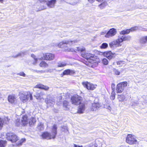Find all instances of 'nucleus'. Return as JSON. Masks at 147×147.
Masks as SVG:
<instances>
[{"label": "nucleus", "mask_w": 147, "mask_h": 147, "mask_svg": "<svg viewBox=\"0 0 147 147\" xmlns=\"http://www.w3.org/2000/svg\"><path fill=\"white\" fill-rule=\"evenodd\" d=\"M96 147H97L96 146Z\"/></svg>", "instance_id": "obj_55"}, {"label": "nucleus", "mask_w": 147, "mask_h": 147, "mask_svg": "<svg viewBox=\"0 0 147 147\" xmlns=\"http://www.w3.org/2000/svg\"><path fill=\"white\" fill-rule=\"evenodd\" d=\"M126 142L130 144H138V141L134 136L131 134L127 135L126 138Z\"/></svg>", "instance_id": "obj_6"}, {"label": "nucleus", "mask_w": 147, "mask_h": 147, "mask_svg": "<svg viewBox=\"0 0 147 147\" xmlns=\"http://www.w3.org/2000/svg\"><path fill=\"white\" fill-rule=\"evenodd\" d=\"M97 1L100 2H101L103 1L104 0H96Z\"/></svg>", "instance_id": "obj_50"}, {"label": "nucleus", "mask_w": 147, "mask_h": 147, "mask_svg": "<svg viewBox=\"0 0 147 147\" xmlns=\"http://www.w3.org/2000/svg\"><path fill=\"white\" fill-rule=\"evenodd\" d=\"M45 101L47 107H52L55 103V100L52 98H47Z\"/></svg>", "instance_id": "obj_14"}, {"label": "nucleus", "mask_w": 147, "mask_h": 147, "mask_svg": "<svg viewBox=\"0 0 147 147\" xmlns=\"http://www.w3.org/2000/svg\"><path fill=\"white\" fill-rule=\"evenodd\" d=\"M41 94L40 93H37L34 96L36 97V98L37 99H39L41 97Z\"/></svg>", "instance_id": "obj_44"}, {"label": "nucleus", "mask_w": 147, "mask_h": 147, "mask_svg": "<svg viewBox=\"0 0 147 147\" xmlns=\"http://www.w3.org/2000/svg\"><path fill=\"white\" fill-rule=\"evenodd\" d=\"M17 75L20 76H22L24 77H25L26 75L23 72H20L19 73H18Z\"/></svg>", "instance_id": "obj_42"}, {"label": "nucleus", "mask_w": 147, "mask_h": 147, "mask_svg": "<svg viewBox=\"0 0 147 147\" xmlns=\"http://www.w3.org/2000/svg\"><path fill=\"white\" fill-rule=\"evenodd\" d=\"M35 88L43 89L45 90H48L49 89V88L48 86H45L42 84H39L36 85L35 86Z\"/></svg>", "instance_id": "obj_21"}, {"label": "nucleus", "mask_w": 147, "mask_h": 147, "mask_svg": "<svg viewBox=\"0 0 147 147\" xmlns=\"http://www.w3.org/2000/svg\"><path fill=\"white\" fill-rule=\"evenodd\" d=\"M40 65L41 67H47L48 66L47 64L44 61H42L40 64Z\"/></svg>", "instance_id": "obj_33"}, {"label": "nucleus", "mask_w": 147, "mask_h": 147, "mask_svg": "<svg viewBox=\"0 0 147 147\" xmlns=\"http://www.w3.org/2000/svg\"><path fill=\"white\" fill-rule=\"evenodd\" d=\"M115 41L117 43V47L121 46L122 45L121 44V43L124 41L122 36L121 35L119 36L118 38Z\"/></svg>", "instance_id": "obj_16"}, {"label": "nucleus", "mask_w": 147, "mask_h": 147, "mask_svg": "<svg viewBox=\"0 0 147 147\" xmlns=\"http://www.w3.org/2000/svg\"><path fill=\"white\" fill-rule=\"evenodd\" d=\"M82 84L84 87L86 88L88 90H94L97 86L96 85H94L87 82H82Z\"/></svg>", "instance_id": "obj_8"}, {"label": "nucleus", "mask_w": 147, "mask_h": 147, "mask_svg": "<svg viewBox=\"0 0 147 147\" xmlns=\"http://www.w3.org/2000/svg\"><path fill=\"white\" fill-rule=\"evenodd\" d=\"M74 147H82V146H78L75 144H74Z\"/></svg>", "instance_id": "obj_47"}, {"label": "nucleus", "mask_w": 147, "mask_h": 147, "mask_svg": "<svg viewBox=\"0 0 147 147\" xmlns=\"http://www.w3.org/2000/svg\"><path fill=\"white\" fill-rule=\"evenodd\" d=\"M4 97V94L3 92L0 91V99H2L3 100Z\"/></svg>", "instance_id": "obj_41"}, {"label": "nucleus", "mask_w": 147, "mask_h": 147, "mask_svg": "<svg viewBox=\"0 0 147 147\" xmlns=\"http://www.w3.org/2000/svg\"><path fill=\"white\" fill-rule=\"evenodd\" d=\"M66 65V64L64 62H59L58 63L57 66L59 67H63Z\"/></svg>", "instance_id": "obj_34"}, {"label": "nucleus", "mask_w": 147, "mask_h": 147, "mask_svg": "<svg viewBox=\"0 0 147 147\" xmlns=\"http://www.w3.org/2000/svg\"><path fill=\"white\" fill-rule=\"evenodd\" d=\"M36 120L35 118L33 117H31L30 119H28L26 115L23 116L21 120V124L24 125H26L29 123V125H32L35 123Z\"/></svg>", "instance_id": "obj_3"}, {"label": "nucleus", "mask_w": 147, "mask_h": 147, "mask_svg": "<svg viewBox=\"0 0 147 147\" xmlns=\"http://www.w3.org/2000/svg\"><path fill=\"white\" fill-rule=\"evenodd\" d=\"M127 82H121L118 84L117 86L116 89L117 93H121L123 91L124 88L127 86Z\"/></svg>", "instance_id": "obj_7"}, {"label": "nucleus", "mask_w": 147, "mask_h": 147, "mask_svg": "<svg viewBox=\"0 0 147 147\" xmlns=\"http://www.w3.org/2000/svg\"><path fill=\"white\" fill-rule=\"evenodd\" d=\"M41 1L43 2H47V0H41Z\"/></svg>", "instance_id": "obj_52"}, {"label": "nucleus", "mask_w": 147, "mask_h": 147, "mask_svg": "<svg viewBox=\"0 0 147 147\" xmlns=\"http://www.w3.org/2000/svg\"><path fill=\"white\" fill-rule=\"evenodd\" d=\"M68 102L66 100H64L63 102V105L64 109L65 110L68 109Z\"/></svg>", "instance_id": "obj_25"}, {"label": "nucleus", "mask_w": 147, "mask_h": 147, "mask_svg": "<svg viewBox=\"0 0 147 147\" xmlns=\"http://www.w3.org/2000/svg\"><path fill=\"white\" fill-rule=\"evenodd\" d=\"M130 32V30L127 29L126 30H123L121 31L120 32V34H128Z\"/></svg>", "instance_id": "obj_35"}, {"label": "nucleus", "mask_w": 147, "mask_h": 147, "mask_svg": "<svg viewBox=\"0 0 147 147\" xmlns=\"http://www.w3.org/2000/svg\"><path fill=\"white\" fill-rule=\"evenodd\" d=\"M27 51H23L18 53V55L15 56H13L14 57H17L19 56H22L25 55L27 54Z\"/></svg>", "instance_id": "obj_24"}, {"label": "nucleus", "mask_w": 147, "mask_h": 147, "mask_svg": "<svg viewBox=\"0 0 147 147\" xmlns=\"http://www.w3.org/2000/svg\"><path fill=\"white\" fill-rule=\"evenodd\" d=\"M100 107V105L99 103H94L92 104V105L90 107V108L91 111H95L99 108Z\"/></svg>", "instance_id": "obj_18"}, {"label": "nucleus", "mask_w": 147, "mask_h": 147, "mask_svg": "<svg viewBox=\"0 0 147 147\" xmlns=\"http://www.w3.org/2000/svg\"><path fill=\"white\" fill-rule=\"evenodd\" d=\"M57 127L56 125L53 126L52 131V134H51L48 132H43L41 135V136L43 139H50L51 138L54 139L57 134Z\"/></svg>", "instance_id": "obj_2"}, {"label": "nucleus", "mask_w": 147, "mask_h": 147, "mask_svg": "<svg viewBox=\"0 0 147 147\" xmlns=\"http://www.w3.org/2000/svg\"><path fill=\"white\" fill-rule=\"evenodd\" d=\"M3 123V119L0 117V129L2 128Z\"/></svg>", "instance_id": "obj_39"}, {"label": "nucleus", "mask_w": 147, "mask_h": 147, "mask_svg": "<svg viewBox=\"0 0 147 147\" xmlns=\"http://www.w3.org/2000/svg\"><path fill=\"white\" fill-rule=\"evenodd\" d=\"M123 37V39L124 41L129 40L131 39V37L130 36H122Z\"/></svg>", "instance_id": "obj_29"}, {"label": "nucleus", "mask_w": 147, "mask_h": 147, "mask_svg": "<svg viewBox=\"0 0 147 147\" xmlns=\"http://www.w3.org/2000/svg\"><path fill=\"white\" fill-rule=\"evenodd\" d=\"M105 34V32H101L100 33L101 35H104Z\"/></svg>", "instance_id": "obj_49"}, {"label": "nucleus", "mask_w": 147, "mask_h": 147, "mask_svg": "<svg viewBox=\"0 0 147 147\" xmlns=\"http://www.w3.org/2000/svg\"><path fill=\"white\" fill-rule=\"evenodd\" d=\"M118 99L119 101H123L125 98V97L123 95H118Z\"/></svg>", "instance_id": "obj_28"}, {"label": "nucleus", "mask_w": 147, "mask_h": 147, "mask_svg": "<svg viewBox=\"0 0 147 147\" xmlns=\"http://www.w3.org/2000/svg\"><path fill=\"white\" fill-rule=\"evenodd\" d=\"M138 29V27H135L131 28L130 29H129L130 30V31H135Z\"/></svg>", "instance_id": "obj_43"}, {"label": "nucleus", "mask_w": 147, "mask_h": 147, "mask_svg": "<svg viewBox=\"0 0 147 147\" xmlns=\"http://www.w3.org/2000/svg\"><path fill=\"white\" fill-rule=\"evenodd\" d=\"M16 124L17 126H19L21 123V121L20 119H18L16 121Z\"/></svg>", "instance_id": "obj_38"}, {"label": "nucleus", "mask_w": 147, "mask_h": 147, "mask_svg": "<svg viewBox=\"0 0 147 147\" xmlns=\"http://www.w3.org/2000/svg\"><path fill=\"white\" fill-rule=\"evenodd\" d=\"M43 58L45 60L51 61L55 58L54 54L51 53H47L43 54Z\"/></svg>", "instance_id": "obj_13"}, {"label": "nucleus", "mask_w": 147, "mask_h": 147, "mask_svg": "<svg viewBox=\"0 0 147 147\" xmlns=\"http://www.w3.org/2000/svg\"><path fill=\"white\" fill-rule=\"evenodd\" d=\"M6 144V141H0V147H5Z\"/></svg>", "instance_id": "obj_31"}, {"label": "nucleus", "mask_w": 147, "mask_h": 147, "mask_svg": "<svg viewBox=\"0 0 147 147\" xmlns=\"http://www.w3.org/2000/svg\"><path fill=\"white\" fill-rule=\"evenodd\" d=\"M37 128L38 129L42 130L44 129V126L42 123H40L38 124Z\"/></svg>", "instance_id": "obj_26"}, {"label": "nucleus", "mask_w": 147, "mask_h": 147, "mask_svg": "<svg viewBox=\"0 0 147 147\" xmlns=\"http://www.w3.org/2000/svg\"><path fill=\"white\" fill-rule=\"evenodd\" d=\"M109 45L111 48L113 47L114 45H115L116 47H117V43L115 40L111 42L109 44Z\"/></svg>", "instance_id": "obj_32"}, {"label": "nucleus", "mask_w": 147, "mask_h": 147, "mask_svg": "<svg viewBox=\"0 0 147 147\" xmlns=\"http://www.w3.org/2000/svg\"><path fill=\"white\" fill-rule=\"evenodd\" d=\"M66 128V129H65V130H63V129H62V130L63 131H68V130L67 129V128L65 127Z\"/></svg>", "instance_id": "obj_51"}, {"label": "nucleus", "mask_w": 147, "mask_h": 147, "mask_svg": "<svg viewBox=\"0 0 147 147\" xmlns=\"http://www.w3.org/2000/svg\"><path fill=\"white\" fill-rule=\"evenodd\" d=\"M19 98L20 100L23 102H26L30 98V100L33 99L32 94L29 91L23 92L19 93Z\"/></svg>", "instance_id": "obj_1"}, {"label": "nucleus", "mask_w": 147, "mask_h": 147, "mask_svg": "<svg viewBox=\"0 0 147 147\" xmlns=\"http://www.w3.org/2000/svg\"><path fill=\"white\" fill-rule=\"evenodd\" d=\"M78 42V41L77 40H64L59 42L58 44V46L60 48H67L69 46H71Z\"/></svg>", "instance_id": "obj_4"}, {"label": "nucleus", "mask_w": 147, "mask_h": 147, "mask_svg": "<svg viewBox=\"0 0 147 147\" xmlns=\"http://www.w3.org/2000/svg\"><path fill=\"white\" fill-rule=\"evenodd\" d=\"M115 98V96L114 95H112L111 96L110 98L112 100H114Z\"/></svg>", "instance_id": "obj_46"}, {"label": "nucleus", "mask_w": 147, "mask_h": 147, "mask_svg": "<svg viewBox=\"0 0 147 147\" xmlns=\"http://www.w3.org/2000/svg\"><path fill=\"white\" fill-rule=\"evenodd\" d=\"M100 54L106 57L109 59H111L113 57L114 54L112 53L110 51H108L105 52H101Z\"/></svg>", "instance_id": "obj_15"}, {"label": "nucleus", "mask_w": 147, "mask_h": 147, "mask_svg": "<svg viewBox=\"0 0 147 147\" xmlns=\"http://www.w3.org/2000/svg\"><path fill=\"white\" fill-rule=\"evenodd\" d=\"M82 98L78 95H75L72 96L71 99L72 103L75 105L79 104L81 102Z\"/></svg>", "instance_id": "obj_10"}, {"label": "nucleus", "mask_w": 147, "mask_h": 147, "mask_svg": "<svg viewBox=\"0 0 147 147\" xmlns=\"http://www.w3.org/2000/svg\"><path fill=\"white\" fill-rule=\"evenodd\" d=\"M117 30L114 28L111 29L106 34L105 36L106 38H109L114 36L117 33Z\"/></svg>", "instance_id": "obj_12"}, {"label": "nucleus", "mask_w": 147, "mask_h": 147, "mask_svg": "<svg viewBox=\"0 0 147 147\" xmlns=\"http://www.w3.org/2000/svg\"><path fill=\"white\" fill-rule=\"evenodd\" d=\"M3 0H0V2L1 3H2L3 2Z\"/></svg>", "instance_id": "obj_53"}, {"label": "nucleus", "mask_w": 147, "mask_h": 147, "mask_svg": "<svg viewBox=\"0 0 147 147\" xmlns=\"http://www.w3.org/2000/svg\"><path fill=\"white\" fill-rule=\"evenodd\" d=\"M74 72V71L72 70H71L70 69H68L64 71L63 73V74L64 75H70Z\"/></svg>", "instance_id": "obj_23"}, {"label": "nucleus", "mask_w": 147, "mask_h": 147, "mask_svg": "<svg viewBox=\"0 0 147 147\" xmlns=\"http://www.w3.org/2000/svg\"><path fill=\"white\" fill-rule=\"evenodd\" d=\"M82 57L88 60V61L91 63H93L94 62V59H91L93 58V56L91 54L87 53H82Z\"/></svg>", "instance_id": "obj_11"}, {"label": "nucleus", "mask_w": 147, "mask_h": 147, "mask_svg": "<svg viewBox=\"0 0 147 147\" xmlns=\"http://www.w3.org/2000/svg\"><path fill=\"white\" fill-rule=\"evenodd\" d=\"M6 138L12 142H15L19 139V137L15 134L7 133L6 134Z\"/></svg>", "instance_id": "obj_5"}, {"label": "nucleus", "mask_w": 147, "mask_h": 147, "mask_svg": "<svg viewBox=\"0 0 147 147\" xmlns=\"http://www.w3.org/2000/svg\"><path fill=\"white\" fill-rule=\"evenodd\" d=\"M115 86V84H112V86Z\"/></svg>", "instance_id": "obj_54"}, {"label": "nucleus", "mask_w": 147, "mask_h": 147, "mask_svg": "<svg viewBox=\"0 0 147 147\" xmlns=\"http://www.w3.org/2000/svg\"><path fill=\"white\" fill-rule=\"evenodd\" d=\"M85 49L84 47H76V49L75 50H74L73 49H70L68 51H71L72 52L74 51L75 52H83L85 51Z\"/></svg>", "instance_id": "obj_19"}, {"label": "nucleus", "mask_w": 147, "mask_h": 147, "mask_svg": "<svg viewBox=\"0 0 147 147\" xmlns=\"http://www.w3.org/2000/svg\"><path fill=\"white\" fill-rule=\"evenodd\" d=\"M140 43L142 44H145L147 43V36L141 37L139 40Z\"/></svg>", "instance_id": "obj_20"}, {"label": "nucleus", "mask_w": 147, "mask_h": 147, "mask_svg": "<svg viewBox=\"0 0 147 147\" xmlns=\"http://www.w3.org/2000/svg\"><path fill=\"white\" fill-rule=\"evenodd\" d=\"M88 1L90 3H92L95 0H88Z\"/></svg>", "instance_id": "obj_48"}, {"label": "nucleus", "mask_w": 147, "mask_h": 147, "mask_svg": "<svg viewBox=\"0 0 147 147\" xmlns=\"http://www.w3.org/2000/svg\"><path fill=\"white\" fill-rule=\"evenodd\" d=\"M102 63L105 65H107L108 63V61L107 59L104 58L102 60Z\"/></svg>", "instance_id": "obj_37"}, {"label": "nucleus", "mask_w": 147, "mask_h": 147, "mask_svg": "<svg viewBox=\"0 0 147 147\" xmlns=\"http://www.w3.org/2000/svg\"><path fill=\"white\" fill-rule=\"evenodd\" d=\"M114 71L115 74L116 75H118L120 74V72L116 69H114Z\"/></svg>", "instance_id": "obj_45"}, {"label": "nucleus", "mask_w": 147, "mask_h": 147, "mask_svg": "<svg viewBox=\"0 0 147 147\" xmlns=\"http://www.w3.org/2000/svg\"><path fill=\"white\" fill-rule=\"evenodd\" d=\"M56 2V0H52L49 1L47 3L48 6L50 7H54Z\"/></svg>", "instance_id": "obj_22"}, {"label": "nucleus", "mask_w": 147, "mask_h": 147, "mask_svg": "<svg viewBox=\"0 0 147 147\" xmlns=\"http://www.w3.org/2000/svg\"><path fill=\"white\" fill-rule=\"evenodd\" d=\"M26 141L25 138H23L21 139L19 141L17 144V145L18 146H20L24 142Z\"/></svg>", "instance_id": "obj_27"}, {"label": "nucleus", "mask_w": 147, "mask_h": 147, "mask_svg": "<svg viewBox=\"0 0 147 147\" xmlns=\"http://www.w3.org/2000/svg\"><path fill=\"white\" fill-rule=\"evenodd\" d=\"M8 100L11 103L14 105L17 102L18 97L15 94H12L8 96Z\"/></svg>", "instance_id": "obj_9"}, {"label": "nucleus", "mask_w": 147, "mask_h": 147, "mask_svg": "<svg viewBox=\"0 0 147 147\" xmlns=\"http://www.w3.org/2000/svg\"><path fill=\"white\" fill-rule=\"evenodd\" d=\"M116 63L117 65H119L122 66L123 64H124L125 62V61H117Z\"/></svg>", "instance_id": "obj_36"}, {"label": "nucleus", "mask_w": 147, "mask_h": 147, "mask_svg": "<svg viewBox=\"0 0 147 147\" xmlns=\"http://www.w3.org/2000/svg\"><path fill=\"white\" fill-rule=\"evenodd\" d=\"M108 47V44L106 43H103L100 46V48L101 49H105Z\"/></svg>", "instance_id": "obj_30"}, {"label": "nucleus", "mask_w": 147, "mask_h": 147, "mask_svg": "<svg viewBox=\"0 0 147 147\" xmlns=\"http://www.w3.org/2000/svg\"><path fill=\"white\" fill-rule=\"evenodd\" d=\"M31 57H32L34 60L35 62L33 64H35L37 63V59L36 57V56L33 54L31 55Z\"/></svg>", "instance_id": "obj_40"}, {"label": "nucleus", "mask_w": 147, "mask_h": 147, "mask_svg": "<svg viewBox=\"0 0 147 147\" xmlns=\"http://www.w3.org/2000/svg\"><path fill=\"white\" fill-rule=\"evenodd\" d=\"M85 105L83 103H80L79 107L78 112V113H83L85 110Z\"/></svg>", "instance_id": "obj_17"}]
</instances>
